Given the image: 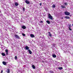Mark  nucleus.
<instances>
[{
  "instance_id": "f257e3e1",
  "label": "nucleus",
  "mask_w": 73,
  "mask_h": 73,
  "mask_svg": "<svg viewBox=\"0 0 73 73\" xmlns=\"http://www.w3.org/2000/svg\"><path fill=\"white\" fill-rule=\"evenodd\" d=\"M48 18L51 20H53V17L50 14H49L48 15Z\"/></svg>"
},
{
  "instance_id": "f03ea898",
  "label": "nucleus",
  "mask_w": 73,
  "mask_h": 73,
  "mask_svg": "<svg viewBox=\"0 0 73 73\" xmlns=\"http://www.w3.org/2000/svg\"><path fill=\"white\" fill-rule=\"evenodd\" d=\"M64 13L65 15L66 16H69L70 15V13L66 11L64 12Z\"/></svg>"
},
{
  "instance_id": "7ed1b4c3",
  "label": "nucleus",
  "mask_w": 73,
  "mask_h": 73,
  "mask_svg": "<svg viewBox=\"0 0 73 73\" xmlns=\"http://www.w3.org/2000/svg\"><path fill=\"white\" fill-rule=\"evenodd\" d=\"M15 36L16 38H18V39H19V38H20V37L17 35H15Z\"/></svg>"
},
{
  "instance_id": "20e7f679",
  "label": "nucleus",
  "mask_w": 73,
  "mask_h": 73,
  "mask_svg": "<svg viewBox=\"0 0 73 73\" xmlns=\"http://www.w3.org/2000/svg\"><path fill=\"white\" fill-rule=\"evenodd\" d=\"M68 28H69V29L70 31H72V29H70V28H71V25H69Z\"/></svg>"
},
{
  "instance_id": "39448f33",
  "label": "nucleus",
  "mask_w": 73,
  "mask_h": 73,
  "mask_svg": "<svg viewBox=\"0 0 73 73\" xmlns=\"http://www.w3.org/2000/svg\"><path fill=\"white\" fill-rule=\"evenodd\" d=\"M5 52H6V55H8V49H6Z\"/></svg>"
},
{
  "instance_id": "423d86ee",
  "label": "nucleus",
  "mask_w": 73,
  "mask_h": 73,
  "mask_svg": "<svg viewBox=\"0 0 73 73\" xmlns=\"http://www.w3.org/2000/svg\"><path fill=\"white\" fill-rule=\"evenodd\" d=\"M32 67L33 68V69H36V67H35V66L34 65H32Z\"/></svg>"
},
{
  "instance_id": "0eeeda50",
  "label": "nucleus",
  "mask_w": 73,
  "mask_h": 73,
  "mask_svg": "<svg viewBox=\"0 0 73 73\" xmlns=\"http://www.w3.org/2000/svg\"><path fill=\"white\" fill-rule=\"evenodd\" d=\"M22 28L23 29H26V27L25 26H23L22 27Z\"/></svg>"
},
{
  "instance_id": "6e6552de",
  "label": "nucleus",
  "mask_w": 73,
  "mask_h": 73,
  "mask_svg": "<svg viewBox=\"0 0 73 73\" xmlns=\"http://www.w3.org/2000/svg\"><path fill=\"white\" fill-rule=\"evenodd\" d=\"M30 36L31 37H33V38L35 37V35H33L32 34H31Z\"/></svg>"
},
{
  "instance_id": "1a4fd4ad",
  "label": "nucleus",
  "mask_w": 73,
  "mask_h": 73,
  "mask_svg": "<svg viewBox=\"0 0 73 73\" xmlns=\"http://www.w3.org/2000/svg\"><path fill=\"white\" fill-rule=\"evenodd\" d=\"M25 2L26 4H29V2L28 1L26 0Z\"/></svg>"
},
{
  "instance_id": "9d476101",
  "label": "nucleus",
  "mask_w": 73,
  "mask_h": 73,
  "mask_svg": "<svg viewBox=\"0 0 73 73\" xmlns=\"http://www.w3.org/2000/svg\"><path fill=\"white\" fill-rule=\"evenodd\" d=\"M65 18L67 19H70V17H69V16H66L65 17Z\"/></svg>"
},
{
  "instance_id": "9b49d317",
  "label": "nucleus",
  "mask_w": 73,
  "mask_h": 73,
  "mask_svg": "<svg viewBox=\"0 0 73 73\" xmlns=\"http://www.w3.org/2000/svg\"><path fill=\"white\" fill-rule=\"evenodd\" d=\"M48 33H49V34H48V36H50V37H52V35H51L50 32H48Z\"/></svg>"
},
{
  "instance_id": "f8f14e48",
  "label": "nucleus",
  "mask_w": 73,
  "mask_h": 73,
  "mask_svg": "<svg viewBox=\"0 0 73 73\" xmlns=\"http://www.w3.org/2000/svg\"><path fill=\"white\" fill-rule=\"evenodd\" d=\"M28 50L29 52V54H32V51H31L30 50Z\"/></svg>"
},
{
  "instance_id": "ddd939ff",
  "label": "nucleus",
  "mask_w": 73,
  "mask_h": 73,
  "mask_svg": "<svg viewBox=\"0 0 73 73\" xmlns=\"http://www.w3.org/2000/svg\"><path fill=\"white\" fill-rule=\"evenodd\" d=\"M61 7L62 8H66V7H65V6H64L63 5H62L61 6Z\"/></svg>"
},
{
  "instance_id": "4468645a",
  "label": "nucleus",
  "mask_w": 73,
  "mask_h": 73,
  "mask_svg": "<svg viewBox=\"0 0 73 73\" xmlns=\"http://www.w3.org/2000/svg\"><path fill=\"white\" fill-rule=\"evenodd\" d=\"M15 6H18V5H19V3H17V2H15Z\"/></svg>"
},
{
  "instance_id": "2eb2a0df",
  "label": "nucleus",
  "mask_w": 73,
  "mask_h": 73,
  "mask_svg": "<svg viewBox=\"0 0 73 73\" xmlns=\"http://www.w3.org/2000/svg\"><path fill=\"white\" fill-rule=\"evenodd\" d=\"M1 55L3 56H5V54L4 53H2Z\"/></svg>"
},
{
  "instance_id": "dca6fc26",
  "label": "nucleus",
  "mask_w": 73,
  "mask_h": 73,
  "mask_svg": "<svg viewBox=\"0 0 73 73\" xmlns=\"http://www.w3.org/2000/svg\"><path fill=\"white\" fill-rule=\"evenodd\" d=\"M25 49L26 50H28L29 49V48L28 46H26L25 47Z\"/></svg>"
},
{
  "instance_id": "f3484780",
  "label": "nucleus",
  "mask_w": 73,
  "mask_h": 73,
  "mask_svg": "<svg viewBox=\"0 0 73 73\" xmlns=\"http://www.w3.org/2000/svg\"><path fill=\"white\" fill-rule=\"evenodd\" d=\"M53 57L54 58H56V55L55 54H53L52 55Z\"/></svg>"
},
{
  "instance_id": "a211bd4d",
  "label": "nucleus",
  "mask_w": 73,
  "mask_h": 73,
  "mask_svg": "<svg viewBox=\"0 0 73 73\" xmlns=\"http://www.w3.org/2000/svg\"><path fill=\"white\" fill-rule=\"evenodd\" d=\"M7 73H10V70H9V69H8L7 70Z\"/></svg>"
},
{
  "instance_id": "6ab92c4d",
  "label": "nucleus",
  "mask_w": 73,
  "mask_h": 73,
  "mask_svg": "<svg viewBox=\"0 0 73 73\" xmlns=\"http://www.w3.org/2000/svg\"><path fill=\"white\" fill-rule=\"evenodd\" d=\"M46 22L48 24H50V21H46Z\"/></svg>"
},
{
  "instance_id": "aec40b11",
  "label": "nucleus",
  "mask_w": 73,
  "mask_h": 73,
  "mask_svg": "<svg viewBox=\"0 0 73 73\" xmlns=\"http://www.w3.org/2000/svg\"><path fill=\"white\" fill-rule=\"evenodd\" d=\"M58 68V69H59V70H61L62 69V67H59Z\"/></svg>"
},
{
  "instance_id": "412c9836",
  "label": "nucleus",
  "mask_w": 73,
  "mask_h": 73,
  "mask_svg": "<svg viewBox=\"0 0 73 73\" xmlns=\"http://www.w3.org/2000/svg\"><path fill=\"white\" fill-rule=\"evenodd\" d=\"M52 8H55L56 7V6L55 4H53L52 5Z\"/></svg>"
},
{
  "instance_id": "4be33fe9",
  "label": "nucleus",
  "mask_w": 73,
  "mask_h": 73,
  "mask_svg": "<svg viewBox=\"0 0 73 73\" xmlns=\"http://www.w3.org/2000/svg\"><path fill=\"white\" fill-rule=\"evenodd\" d=\"M3 64H7V63H6V62L5 61H3Z\"/></svg>"
},
{
  "instance_id": "5701e85b",
  "label": "nucleus",
  "mask_w": 73,
  "mask_h": 73,
  "mask_svg": "<svg viewBox=\"0 0 73 73\" xmlns=\"http://www.w3.org/2000/svg\"><path fill=\"white\" fill-rule=\"evenodd\" d=\"M67 4H68V3L67 2H66L64 3V4L65 5H67Z\"/></svg>"
},
{
  "instance_id": "b1692460",
  "label": "nucleus",
  "mask_w": 73,
  "mask_h": 73,
  "mask_svg": "<svg viewBox=\"0 0 73 73\" xmlns=\"http://www.w3.org/2000/svg\"><path fill=\"white\" fill-rule=\"evenodd\" d=\"M22 35H23V36H25V34L22 33Z\"/></svg>"
},
{
  "instance_id": "393cba45",
  "label": "nucleus",
  "mask_w": 73,
  "mask_h": 73,
  "mask_svg": "<svg viewBox=\"0 0 73 73\" xmlns=\"http://www.w3.org/2000/svg\"><path fill=\"white\" fill-rule=\"evenodd\" d=\"M15 60H16V59H17V56H15Z\"/></svg>"
},
{
  "instance_id": "a878e982",
  "label": "nucleus",
  "mask_w": 73,
  "mask_h": 73,
  "mask_svg": "<svg viewBox=\"0 0 73 73\" xmlns=\"http://www.w3.org/2000/svg\"><path fill=\"white\" fill-rule=\"evenodd\" d=\"M50 72L51 73H54L52 71H50Z\"/></svg>"
},
{
  "instance_id": "bb28decb",
  "label": "nucleus",
  "mask_w": 73,
  "mask_h": 73,
  "mask_svg": "<svg viewBox=\"0 0 73 73\" xmlns=\"http://www.w3.org/2000/svg\"><path fill=\"white\" fill-rule=\"evenodd\" d=\"M23 11H25V8L23 7Z\"/></svg>"
},
{
  "instance_id": "cd10ccee",
  "label": "nucleus",
  "mask_w": 73,
  "mask_h": 73,
  "mask_svg": "<svg viewBox=\"0 0 73 73\" xmlns=\"http://www.w3.org/2000/svg\"><path fill=\"white\" fill-rule=\"evenodd\" d=\"M39 4H40V6H41V5H42V3H40Z\"/></svg>"
},
{
  "instance_id": "c85d7f7f",
  "label": "nucleus",
  "mask_w": 73,
  "mask_h": 73,
  "mask_svg": "<svg viewBox=\"0 0 73 73\" xmlns=\"http://www.w3.org/2000/svg\"><path fill=\"white\" fill-rule=\"evenodd\" d=\"M40 23H43V21H41L40 22Z\"/></svg>"
},
{
  "instance_id": "c756f323",
  "label": "nucleus",
  "mask_w": 73,
  "mask_h": 73,
  "mask_svg": "<svg viewBox=\"0 0 73 73\" xmlns=\"http://www.w3.org/2000/svg\"><path fill=\"white\" fill-rule=\"evenodd\" d=\"M3 70H1V73H3Z\"/></svg>"
},
{
  "instance_id": "7c9ffc66",
  "label": "nucleus",
  "mask_w": 73,
  "mask_h": 73,
  "mask_svg": "<svg viewBox=\"0 0 73 73\" xmlns=\"http://www.w3.org/2000/svg\"><path fill=\"white\" fill-rule=\"evenodd\" d=\"M62 19H63V17H62Z\"/></svg>"
},
{
  "instance_id": "2f4dec72",
  "label": "nucleus",
  "mask_w": 73,
  "mask_h": 73,
  "mask_svg": "<svg viewBox=\"0 0 73 73\" xmlns=\"http://www.w3.org/2000/svg\"><path fill=\"white\" fill-rule=\"evenodd\" d=\"M4 65H6V64H4Z\"/></svg>"
},
{
  "instance_id": "473e14b6",
  "label": "nucleus",
  "mask_w": 73,
  "mask_h": 73,
  "mask_svg": "<svg viewBox=\"0 0 73 73\" xmlns=\"http://www.w3.org/2000/svg\"><path fill=\"white\" fill-rule=\"evenodd\" d=\"M0 13H1V11H0Z\"/></svg>"
},
{
  "instance_id": "72a5a7b5",
  "label": "nucleus",
  "mask_w": 73,
  "mask_h": 73,
  "mask_svg": "<svg viewBox=\"0 0 73 73\" xmlns=\"http://www.w3.org/2000/svg\"><path fill=\"white\" fill-rule=\"evenodd\" d=\"M65 67H66V66H65Z\"/></svg>"
}]
</instances>
